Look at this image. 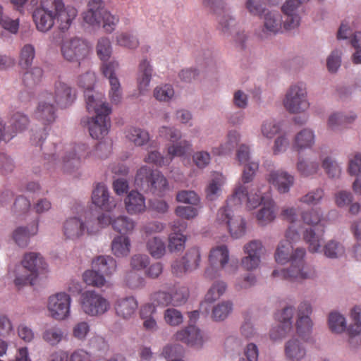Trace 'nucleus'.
<instances>
[{"mask_svg": "<svg viewBox=\"0 0 361 361\" xmlns=\"http://www.w3.org/2000/svg\"><path fill=\"white\" fill-rule=\"evenodd\" d=\"M322 214L319 210L311 209L302 214L303 221L308 225L315 226V228L307 229L304 233L303 238L308 245V249L310 252H317L321 247L322 236L324 232V226L318 224L321 221Z\"/></svg>", "mask_w": 361, "mask_h": 361, "instance_id": "9", "label": "nucleus"}, {"mask_svg": "<svg viewBox=\"0 0 361 361\" xmlns=\"http://www.w3.org/2000/svg\"><path fill=\"white\" fill-rule=\"evenodd\" d=\"M9 126L6 128V124L0 118V142L1 141L8 142L18 133L24 130L29 124L28 117L19 111L11 114Z\"/></svg>", "mask_w": 361, "mask_h": 361, "instance_id": "16", "label": "nucleus"}, {"mask_svg": "<svg viewBox=\"0 0 361 361\" xmlns=\"http://www.w3.org/2000/svg\"><path fill=\"white\" fill-rule=\"evenodd\" d=\"M130 246V240L125 235H116L111 242L112 252L117 257L128 255Z\"/></svg>", "mask_w": 361, "mask_h": 361, "instance_id": "42", "label": "nucleus"}, {"mask_svg": "<svg viewBox=\"0 0 361 361\" xmlns=\"http://www.w3.org/2000/svg\"><path fill=\"white\" fill-rule=\"evenodd\" d=\"M99 231L97 218L95 219L85 218V220L82 221L78 217H70L63 222L62 227L65 239L73 241L80 239L85 233L93 235Z\"/></svg>", "mask_w": 361, "mask_h": 361, "instance_id": "8", "label": "nucleus"}, {"mask_svg": "<svg viewBox=\"0 0 361 361\" xmlns=\"http://www.w3.org/2000/svg\"><path fill=\"white\" fill-rule=\"evenodd\" d=\"M137 306V302L133 297L120 298L115 303L116 313L123 319H129L135 314Z\"/></svg>", "mask_w": 361, "mask_h": 361, "instance_id": "35", "label": "nucleus"}, {"mask_svg": "<svg viewBox=\"0 0 361 361\" xmlns=\"http://www.w3.org/2000/svg\"><path fill=\"white\" fill-rule=\"evenodd\" d=\"M92 268L102 274L112 275L116 270V262L111 256L101 255L95 257L92 262Z\"/></svg>", "mask_w": 361, "mask_h": 361, "instance_id": "38", "label": "nucleus"}, {"mask_svg": "<svg viewBox=\"0 0 361 361\" xmlns=\"http://www.w3.org/2000/svg\"><path fill=\"white\" fill-rule=\"evenodd\" d=\"M191 146L192 145L189 141L182 140L168 147L169 157H164L158 151L152 150L145 158V161L148 164H153L159 167L166 166L171 163L173 157L183 156L190 150Z\"/></svg>", "mask_w": 361, "mask_h": 361, "instance_id": "13", "label": "nucleus"}, {"mask_svg": "<svg viewBox=\"0 0 361 361\" xmlns=\"http://www.w3.org/2000/svg\"><path fill=\"white\" fill-rule=\"evenodd\" d=\"M22 265V274L18 275L14 281L18 287L28 284L33 285L39 272L47 268V263L41 255L37 252L25 254Z\"/></svg>", "mask_w": 361, "mask_h": 361, "instance_id": "6", "label": "nucleus"}, {"mask_svg": "<svg viewBox=\"0 0 361 361\" xmlns=\"http://www.w3.org/2000/svg\"><path fill=\"white\" fill-rule=\"evenodd\" d=\"M329 326L331 331L341 333L345 329V319L340 314L332 312L329 317Z\"/></svg>", "mask_w": 361, "mask_h": 361, "instance_id": "59", "label": "nucleus"}, {"mask_svg": "<svg viewBox=\"0 0 361 361\" xmlns=\"http://www.w3.org/2000/svg\"><path fill=\"white\" fill-rule=\"evenodd\" d=\"M281 25L282 18L279 13L268 12L264 15L262 32L265 35H276L281 32Z\"/></svg>", "mask_w": 361, "mask_h": 361, "instance_id": "40", "label": "nucleus"}, {"mask_svg": "<svg viewBox=\"0 0 361 361\" xmlns=\"http://www.w3.org/2000/svg\"><path fill=\"white\" fill-rule=\"evenodd\" d=\"M135 185L145 192H150L158 196L164 195L169 184L164 176L157 170L143 166L137 172Z\"/></svg>", "mask_w": 361, "mask_h": 361, "instance_id": "5", "label": "nucleus"}, {"mask_svg": "<svg viewBox=\"0 0 361 361\" xmlns=\"http://www.w3.org/2000/svg\"><path fill=\"white\" fill-rule=\"evenodd\" d=\"M146 247L151 256L156 259L161 258L166 252L165 243L159 237L149 238L146 242Z\"/></svg>", "mask_w": 361, "mask_h": 361, "instance_id": "47", "label": "nucleus"}, {"mask_svg": "<svg viewBox=\"0 0 361 361\" xmlns=\"http://www.w3.org/2000/svg\"><path fill=\"white\" fill-rule=\"evenodd\" d=\"M26 70L23 75V82L26 87L33 88L42 82L44 71L39 66L30 67Z\"/></svg>", "mask_w": 361, "mask_h": 361, "instance_id": "43", "label": "nucleus"}, {"mask_svg": "<svg viewBox=\"0 0 361 361\" xmlns=\"http://www.w3.org/2000/svg\"><path fill=\"white\" fill-rule=\"evenodd\" d=\"M106 11L102 0H90L87 11L82 13L83 20L92 26H101L103 16Z\"/></svg>", "mask_w": 361, "mask_h": 361, "instance_id": "27", "label": "nucleus"}, {"mask_svg": "<svg viewBox=\"0 0 361 361\" xmlns=\"http://www.w3.org/2000/svg\"><path fill=\"white\" fill-rule=\"evenodd\" d=\"M125 205L127 212L130 214L142 213L146 209L144 196L135 190H132L127 195L125 199Z\"/></svg>", "mask_w": 361, "mask_h": 361, "instance_id": "34", "label": "nucleus"}, {"mask_svg": "<svg viewBox=\"0 0 361 361\" xmlns=\"http://www.w3.org/2000/svg\"><path fill=\"white\" fill-rule=\"evenodd\" d=\"M35 57V49L30 44H25L20 50L19 66L22 69L29 68Z\"/></svg>", "mask_w": 361, "mask_h": 361, "instance_id": "51", "label": "nucleus"}, {"mask_svg": "<svg viewBox=\"0 0 361 361\" xmlns=\"http://www.w3.org/2000/svg\"><path fill=\"white\" fill-rule=\"evenodd\" d=\"M356 118L355 114H351L349 116H345L342 114L335 113L331 114L328 119V127L335 130L340 127L345 126L346 124L353 122Z\"/></svg>", "mask_w": 361, "mask_h": 361, "instance_id": "52", "label": "nucleus"}, {"mask_svg": "<svg viewBox=\"0 0 361 361\" xmlns=\"http://www.w3.org/2000/svg\"><path fill=\"white\" fill-rule=\"evenodd\" d=\"M311 313L312 307L308 302H302L300 304L298 310L296 331L297 334L305 340L312 331V322L310 318Z\"/></svg>", "mask_w": 361, "mask_h": 361, "instance_id": "25", "label": "nucleus"}, {"mask_svg": "<svg viewBox=\"0 0 361 361\" xmlns=\"http://www.w3.org/2000/svg\"><path fill=\"white\" fill-rule=\"evenodd\" d=\"M348 172L351 176L358 178L353 183V190L356 194L361 195V154H356L349 161Z\"/></svg>", "mask_w": 361, "mask_h": 361, "instance_id": "44", "label": "nucleus"}, {"mask_svg": "<svg viewBox=\"0 0 361 361\" xmlns=\"http://www.w3.org/2000/svg\"><path fill=\"white\" fill-rule=\"evenodd\" d=\"M54 10L58 28L63 32L68 30L77 16V10L72 6H65L63 0H54Z\"/></svg>", "mask_w": 361, "mask_h": 361, "instance_id": "20", "label": "nucleus"}, {"mask_svg": "<svg viewBox=\"0 0 361 361\" xmlns=\"http://www.w3.org/2000/svg\"><path fill=\"white\" fill-rule=\"evenodd\" d=\"M305 250L304 248H297L293 251V246L290 243L280 242L275 252L276 262L282 264L290 262V266L287 269L274 270L272 276L292 282L313 278L315 276V271L305 264Z\"/></svg>", "mask_w": 361, "mask_h": 361, "instance_id": "2", "label": "nucleus"}, {"mask_svg": "<svg viewBox=\"0 0 361 361\" xmlns=\"http://www.w3.org/2000/svg\"><path fill=\"white\" fill-rule=\"evenodd\" d=\"M314 143L315 135L314 131L310 128H304L295 135L292 147L293 149L300 153L312 148Z\"/></svg>", "mask_w": 361, "mask_h": 361, "instance_id": "32", "label": "nucleus"}, {"mask_svg": "<svg viewBox=\"0 0 361 361\" xmlns=\"http://www.w3.org/2000/svg\"><path fill=\"white\" fill-rule=\"evenodd\" d=\"M228 259L229 251L226 245H219L211 250L209 256L211 267L205 270V276L209 279L217 276L219 275L217 270H214L213 267L219 266L220 268L224 269L228 264Z\"/></svg>", "mask_w": 361, "mask_h": 361, "instance_id": "23", "label": "nucleus"}, {"mask_svg": "<svg viewBox=\"0 0 361 361\" xmlns=\"http://www.w3.org/2000/svg\"><path fill=\"white\" fill-rule=\"evenodd\" d=\"M82 311L90 317H99L107 312L111 307L109 301L95 290L83 292L79 300Z\"/></svg>", "mask_w": 361, "mask_h": 361, "instance_id": "11", "label": "nucleus"}, {"mask_svg": "<svg viewBox=\"0 0 361 361\" xmlns=\"http://www.w3.org/2000/svg\"><path fill=\"white\" fill-rule=\"evenodd\" d=\"M284 353L289 361H300L305 357L306 350L298 339L293 338L286 343Z\"/></svg>", "mask_w": 361, "mask_h": 361, "instance_id": "36", "label": "nucleus"}, {"mask_svg": "<svg viewBox=\"0 0 361 361\" xmlns=\"http://www.w3.org/2000/svg\"><path fill=\"white\" fill-rule=\"evenodd\" d=\"M0 27L16 34L18 31L19 20L18 19H12L9 16L4 14V8L0 4Z\"/></svg>", "mask_w": 361, "mask_h": 361, "instance_id": "55", "label": "nucleus"}, {"mask_svg": "<svg viewBox=\"0 0 361 361\" xmlns=\"http://www.w3.org/2000/svg\"><path fill=\"white\" fill-rule=\"evenodd\" d=\"M245 255L241 259L242 267L251 271L257 269L261 262L262 255L264 252V247L261 241L253 240L246 243L243 247Z\"/></svg>", "mask_w": 361, "mask_h": 361, "instance_id": "19", "label": "nucleus"}, {"mask_svg": "<svg viewBox=\"0 0 361 361\" xmlns=\"http://www.w3.org/2000/svg\"><path fill=\"white\" fill-rule=\"evenodd\" d=\"M280 130V123L273 119L264 121L261 128L262 135L268 139L273 138Z\"/></svg>", "mask_w": 361, "mask_h": 361, "instance_id": "58", "label": "nucleus"}, {"mask_svg": "<svg viewBox=\"0 0 361 361\" xmlns=\"http://www.w3.org/2000/svg\"><path fill=\"white\" fill-rule=\"evenodd\" d=\"M174 338L175 340L192 347L200 348L204 343L200 330L194 325H188L185 329L177 331Z\"/></svg>", "mask_w": 361, "mask_h": 361, "instance_id": "28", "label": "nucleus"}, {"mask_svg": "<svg viewBox=\"0 0 361 361\" xmlns=\"http://www.w3.org/2000/svg\"><path fill=\"white\" fill-rule=\"evenodd\" d=\"M226 285L223 281L213 284L205 295V301L212 302L218 300L226 291Z\"/></svg>", "mask_w": 361, "mask_h": 361, "instance_id": "60", "label": "nucleus"}, {"mask_svg": "<svg viewBox=\"0 0 361 361\" xmlns=\"http://www.w3.org/2000/svg\"><path fill=\"white\" fill-rule=\"evenodd\" d=\"M152 68L146 59L142 60L140 64L137 72V87L141 94L148 90L152 79Z\"/></svg>", "mask_w": 361, "mask_h": 361, "instance_id": "37", "label": "nucleus"}, {"mask_svg": "<svg viewBox=\"0 0 361 361\" xmlns=\"http://www.w3.org/2000/svg\"><path fill=\"white\" fill-rule=\"evenodd\" d=\"M71 303V296L64 292L51 295L47 304L50 317L59 321L66 319L70 315Z\"/></svg>", "mask_w": 361, "mask_h": 361, "instance_id": "15", "label": "nucleus"}, {"mask_svg": "<svg viewBox=\"0 0 361 361\" xmlns=\"http://www.w3.org/2000/svg\"><path fill=\"white\" fill-rule=\"evenodd\" d=\"M96 82V75L94 73L87 71L85 74L80 75L77 79V85L79 87L84 90L86 106H87V97H92L100 101H105L104 96L102 93L96 92L93 90Z\"/></svg>", "mask_w": 361, "mask_h": 361, "instance_id": "29", "label": "nucleus"}, {"mask_svg": "<svg viewBox=\"0 0 361 361\" xmlns=\"http://www.w3.org/2000/svg\"><path fill=\"white\" fill-rule=\"evenodd\" d=\"M84 282L88 285L97 288H102L103 286H108L107 281L103 274H100L98 271L93 269L91 270L85 271L82 274Z\"/></svg>", "mask_w": 361, "mask_h": 361, "instance_id": "48", "label": "nucleus"}, {"mask_svg": "<svg viewBox=\"0 0 361 361\" xmlns=\"http://www.w3.org/2000/svg\"><path fill=\"white\" fill-rule=\"evenodd\" d=\"M246 202L250 209L257 207L259 204L263 207L257 214V220L261 226H265L273 221L275 215V202L271 196V189L269 185H252L251 188L239 184L235 189L233 195L228 199V204L241 205Z\"/></svg>", "mask_w": 361, "mask_h": 361, "instance_id": "1", "label": "nucleus"}, {"mask_svg": "<svg viewBox=\"0 0 361 361\" xmlns=\"http://www.w3.org/2000/svg\"><path fill=\"white\" fill-rule=\"evenodd\" d=\"M324 252L326 257L336 258L341 256L344 253L345 250L343 246L338 242L330 240L325 245Z\"/></svg>", "mask_w": 361, "mask_h": 361, "instance_id": "62", "label": "nucleus"}, {"mask_svg": "<svg viewBox=\"0 0 361 361\" xmlns=\"http://www.w3.org/2000/svg\"><path fill=\"white\" fill-rule=\"evenodd\" d=\"M171 305L174 307L184 305L189 297L188 288L183 286L174 285L170 288Z\"/></svg>", "mask_w": 361, "mask_h": 361, "instance_id": "45", "label": "nucleus"}, {"mask_svg": "<svg viewBox=\"0 0 361 361\" xmlns=\"http://www.w3.org/2000/svg\"><path fill=\"white\" fill-rule=\"evenodd\" d=\"M118 67V63L115 61L105 62L101 67L102 74L109 80L110 85L109 97L111 102L116 104L121 102L123 94L120 81L116 75Z\"/></svg>", "mask_w": 361, "mask_h": 361, "instance_id": "18", "label": "nucleus"}, {"mask_svg": "<svg viewBox=\"0 0 361 361\" xmlns=\"http://www.w3.org/2000/svg\"><path fill=\"white\" fill-rule=\"evenodd\" d=\"M164 319L165 322L171 326H178L183 322V317L180 311L172 307L164 311Z\"/></svg>", "mask_w": 361, "mask_h": 361, "instance_id": "57", "label": "nucleus"}, {"mask_svg": "<svg viewBox=\"0 0 361 361\" xmlns=\"http://www.w3.org/2000/svg\"><path fill=\"white\" fill-rule=\"evenodd\" d=\"M126 137L137 146L144 145L149 140L148 132L135 127H130L127 129Z\"/></svg>", "mask_w": 361, "mask_h": 361, "instance_id": "46", "label": "nucleus"}, {"mask_svg": "<svg viewBox=\"0 0 361 361\" xmlns=\"http://www.w3.org/2000/svg\"><path fill=\"white\" fill-rule=\"evenodd\" d=\"M225 182L226 178L222 173L214 172L205 189L207 199L211 201L216 200L220 195Z\"/></svg>", "mask_w": 361, "mask_h": 361, "instance_id": "41", "label": "nucleus"}, {"mask_svg": "<svg viewBox=\"0 0 361 361\" xmlns=\"http://www.w3.org/2000/svg\"><path fill=\"white\" fill-rule=\"evenodd\" d=\"M119 22V18L111 14L109 11H106L103 16L102 20V27L106 33H112L116 27Z\"/></svg>", "mask_w": 361, "mask_h": 361, "instance_id": "63", "label": "nucleus"}, {"mask_svg": "<svg viewBox=\"0 0 361 361\" xmlns=\"http://www.w3.org/2000/svg\"><path fill=\"white\" fill-rule=\"evenodd\" d=\"M87 110L89 113H94V116L82 119L81 123L87 128L90 136L93 139L102 140L109 133L111 128L109 115L111 108L105 101H100L92 97H87Z\"/></svg>", "mask_w": 361, "mask_h": 361, "instance_id": "3", "label": "nucleus"}, {"mask_svg": "<svg viewBox=\"0 0 361 361\" xmlns=\"http://www.w3.org/2000/svg\"><path fill=\"white\" fill-rule=\"evenodd\" d=\"M97 224L99 229L111 225L115 231L121 235L132 233L136 226V223L128 216L120 215L113 217L106 214H102L97 217Z\"/></svg>", "mask_w": 361, "mask_h": 361, "instance_id": "17", "label": "nucleus"}, {"mask_svg": "<svg viewBox=\"0 0 361 361\" xmlns=\"http://www.w3.org/2000/svg\"><path fill=\"white\" fill-rule=\"evenodd\" d=\"M48 96L50 95L47 92L40 94L39 104L35 113V118L44 125L52 123L56 117L54 102Z\"/></svg>", "mask_w": 361, "mask_h": 361, "instance_id": "24", "label": "nucleus"}, {"mask_svg": "<svg viewBox=\"0 0 361 361\" xmlns=\"http://www.w3.org/2000/svg\"><path fill=\"white\" fill-rule=\"evenodd\" d=\"M63 333L57 326H51L42 333V338L51 345H57L63 338Z\"/></svg>", "mask_w": 361, "mask_h": 361, "instance_id": "54", "label": "nucleus"}, {"mask_svg": "<svg viewBox=\"0 0 361 361\" xmlns=\"http://www.w3.org/2000/svg\"><path fill=\"white\" fill-rule=\"evenodd\" d=\"M183 263L189 271L196 269L200 262V252L198 248L192 247L187 251L183 257Z\"/></svg>", "mask_w": 361, "mask_h": 361, "instance_id": "53", "label": "nucleus"}, {"mask_svg": "<svg viewBox=\"0 0 361 361\" xmlns=\"http://www.w3.org/2000/svg\"><path fill=\"white\" fill-rule=\"evenodd\" d=\"M187 227L186 223L178 220L171 224L172 233L169 236L168 248L171 252H180L184 250L186 236L183 234Z\"/></svg>", "mask_w": 361, "mask_h": 361, "instance_id": "26", "label": "nucleus"}, {"mask_svg": "<svg viewBox=\"0 0 361 361\" xmlns=\"http://www.w3.org/2000/svg\"><path fill=\"white\" fill-rule=\"evenodd\" d=\"M240 205L226 204L221 207L216 214V223L219 226H225L231 237L235 239L243 237L246 231V222L243 218L240 216H234L233 210Z\"/></svg>", "mask_w": 361, "mask_h": 361, "instance_id": "7", "label": "nucleus"}, {"mask_svg": "<svg viewBox=\"0 0 361 361\" xmlns=\"http://www.w3.org/2000/svg\"><path fill=\"white\" fill-rule=\"evenodd\" d=\"M96 51L101 60L104 61L108 60L112 51L110 39L106 37H103L99 39L96 47Z\"/></svg>", "mask_w": 361, "mask_h": 361, "instance_id": "56", "label": "nucleus"}, {"mask_svg": "<svg viewBox=\"0 0 361 361\" xmlns=\"http://www.w3.org/2000/svg\"><path fill=\"white\" fill-rule=\"evenodd\" d=\"M351 318L354 322L348 329L350 343H361V307L355 306L351 311Z\"/></svg>", "mask_w": 361, "mask_h": 361, "instance_id": "39", "label": "nucleus"}, {"mask_svg": "<svg viewBox=\"0 0 361 361\" xmlns=\"http://www.w3.org/2000/svg\"><path fill=\"white\" fill-rule=\"evenodd\" d=\"M350 230L357 241L354 247V257L357 260H361V220L353 222Z\"/></svg>", "mask_w": 361, "mask_h": 361, "instance_id": "64", "label": "nucleus"}, {"mask_svg": "<svg viewBox=\"0 0 361 361\" xmlns=\"http://www.w3.org/2000/svg\"><path fill=\"white\" fill-rule=\"evenodd\" d=\"M284 108L291 114H300L310 107L306 86L302 82L291 85L283 101Z\"/></svg>", "mask_w": 361, "mask_h": 361, "instance_id": "10", "label": "nucleus"}, {"mask_svg": "<svg viewBox=\"0 0 361 361\" xmlns=\"http://www.w3.org/2000/svg\"><path fill=\"white\" fill-rule=\"evenodd\" d=\"M293 316V310L291 307L283 308L281 312L276 314V319L280 323L279 325L271 329L270 331V338L273 341H276L286 337L292 331V318Z\"/></svg>", "mask_w": 361, "mask_h": 361, "instance_id": "21", "label": "nucleus"}, {"mask_svg": "<svg viewBox=\"0 0 361 361\" xmlns=\"http://www.w3.org/2000/svg\"><path fill=\"white\" fill-rule=\"evenodd\" d=\"M239 142V134L235 131H231L228 134L227 141L224 145L219 147H215L212 149V153L215 155H223L231 152Z\"/></svg>", "mask_w": 361, "mask_h": 361, "instance_id": "49", "label": "nucleus"}, {"mask_svg": "<svg viewBox=\"0 0 361 361\" xmlns=\"http://www.w3.org/2000/svg\"><path fill=\"white\" fill-rule=\"evenodd\" d=\"M61 51L65 60L77 62L80 65L90 54V47L86 41L80 37H72L64 40Z\"/></svg>", "mask_w": 361, "mask_h": 361, "instance_id": "12", "label": "nucleus"}, {"mask_svg": "<svg viewBox=\"0 0 361 361\" xmlns=\"http://www.w3.org/2000/svg\"><path fill=\"white\" fill-rule=\"evenodd\" d=\"M319 169V163L310 162L307 163L302 159H299L297 163V170L301 176L307 177L317 172Z\"/></svg>", "mask_w": 361, "mask_h": 361, "instance_id": "61", "label": "nucleus"}, {"mask_svg": "<svg viewBox=\"0 0 361 361\" xmlns=\"http://www.w3.org/2000/svg\"><path fill=\"white\" fill-rule=\"evenodd\" d=\"M33 20L38 31L47 32L55 24L54 0H41L32 13Z\"/></svg>", "mask_w": 361, "mask_h": 361, "instance_id": "14", "label": "nucleus"}, {"mask_svg": "<svg viewBox=\"0 0 361 361\" xmlns=\"http://www.w3.org/2000/svg\"><path fill=\"white\" fill-rule=\"evenodd\" d=\"M92 200L94 204L107 212L112 211L116 207L114 200H109L107 188L102 183L97 184L93 190Z\"/></svg>", "mask_w": 361, "mask_h": 361, "instance_id": "30", "label": "nucleus"}, {"mask_svg": "<svg viewBox=\"0 0 361 361\" xmlns=\"http://www.w3.org/2000/svg\"><path fill=\"white\" fill-rule=\"evenodd\" d=\"M54 94L48 96L61 108L70 106L75 99V91L66 82L59 78L54 85Z\"/></svg>", "mask_w": 361, "mask_h": 361, "instance_id": "22", "label": "nucleus"}, {"mask_svg": "<svg viewBox=\"0 0 361 361\" xmlns=\"http://www.w3.org/2000/svg\"><path fill=\"white\" fill-rule=\"evenodd\" d=\"M56 148V153L48 154L49 164L64 173H71L91 155L88 146L83 143L66 146L63 152L61 146Z\"/></svg>", "mask_w": 361, "mask_h": 361, "instance_id": "4", "label": "nucleus"}, {"mask_svg": "<svg viewBox=\"0 0 361 361\" xmlns=\"http://www.w3.org/2000/svg\"><path fill=\"white\" fill-rule=\"evenodd\" d=\"M268 180L274 185L280 193L288 192L294 183V177L283 171H275L270 173Z\"/></svg>", "mask_w": 361, "mask_h": 361, "instance_id": "31", "label": "nucleus"}, {"mask_svg": "<svg viewBox=\"0 0 361 361\" xmlns=\"http://www.w3.org/2000/svg\"><path fill=\"white\" fill-rule=\"evenodd\" d=\"M233 310V304L229 301H223L214 305L212 311L213 320L219 322L224 321Z\"/></svg>", "mask_w": 361, "mask_h": 361, "instance_id": "50", "label": "nucleus"}, {"mask_svg": "<svg viewBox=\"0 0 361 361\" xmlns=\"http://www.w3.org/2000/svg\"><path fill=\"white\" fill-rule=\"evenodd\" d=\"M39 220H35L28 226L18 227L13 233V239L20 247H26L28 244L30 238L36 235L38 232Z\"/></svg>", "mask_w": 361, "mask_h": 361, "instance_id": "33", "label": "nucleus"}]
</instances>
